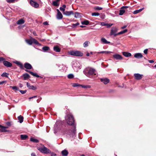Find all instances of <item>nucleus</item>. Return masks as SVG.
<instances>
[{"label":"nucleus","mask_w":156,"mask_h":156,"mask_svg":"<svg viewBox=\"0 0 156 156\" xmlns=\"http://www.w3.org/2000/svg\"><path fill=\"white\" fill-rule=\"evenodd\" d=\"M66 119V122L68 124L74 126H73V129L71 130V133L70 134V135H72L73 136L75 135L76 132V126L74 125L75 120L74 118L72 115L69 114L67 115Z\"/></svg>","instance_id":"obj_1"},{"label":"nucleus","mask_w":156,"mask_h":156,"mask_svg":"<svg viewBox=\"0 0 156 156\" xmlns=\"http://www.w3.org/2000/svg\"><path fill=\"white\" fill-rule=\"evenodd\" d=\"M83 73L86 76L91 78H94L97 76L96 70L91 67L86 68L83 70Z\"/></svg>","instance_id":"obj_2"},{"label":"nucleus","mask_w":156,"mask_h":156,"mask_svg":"<svg viewBox=\"0 0 156 156\" xmlns=\"http://www.w3.org/2000/svg\"><path fill=\"white\" fill-rule=\"evenodd\" d=\"M31 39H27L25 40L26 42L28 44L31 45L33 43L38 45H41L38 41L34 38L31 37Z\"/></svg>","instance_id":"obj_3"},{"label":"nucleus","mask_w":156,"mask_h":156,"mask_svg":"<svg viewBox=\"0 0 156 156\" xmlns=\"http://www.w3.org/2000/svg\"><path fill=\"white\" fill-rule=\"evenodd\" d=\"M37 149L41 153L44 154H50L51 153V151L47 148L43 146V147H38Z\"/></svg>","instance_id":"obj_4"},{"label":"nucleus","mask_w":156,"mask_h":156,"mask_svg":"<svg viewBox=\"0 0 156 156\" xmlns=\"http://www.w3.org/2000/svg\"><path fill=\"white\" fill-rule=\"evenodd\" d=\"M62 126V122L60 121H57L54 125V132L56 133L57 130L60 129Z\"/></svg>","instance_id":"obj_5"},{"label":"nucleus","mask_w":156,"mask_h":156,"mask_svg":"<svg viewBox=\"0 0 156 156\" xmlns=\"http://www.w3.org/2000/svg\"><path fill=\"white\" fill-rule=\"evenodd\" d=\"M69 54L72 55L76 56H82L83 53L81 51H71L69 52Z\"/></svg>","instance_id":"obj_6"},{"label":"nucleus","mask_w":156,"mask_h":156,"mask_svg":"<svg viewBox=\"0 0 156 156\" xmlns=\"http://www.w3.org/2000/svg\"><path fill=\"white\" fill-rule=\"evenodd\" d=\"M118 29L116 27H112L111 31L110 34V35H113L114 37H116L118 35V33H116V32L117 31Z\"/></svg>","instance_id":"obj_7"},{"label":"nucleus","mask_w":156,"mask_h":156,"mask_svg":"<svg viewBox=\"0 0 156 156\" xmlns=\"http://www.w3.org/2000/svg\"><path fill=\"white\" fill-rule=\"evenodd\" d=\"M30 3L33 7L35 8H38L39 7V4L34 1L31 0Z\"/></svg>","instance_id":"obj_8"},{"label":"nucleus","mask_w":156,"mask_h":156,"mask_svg":"<svg viewBox=\"0 0 156 156\" xmlns=\"http://www.w3.org/2000/svg\"><path fill=\"white\" fill-rule=\"evenodd\" d=\"M134 76L136 80H139L141 79L142 78L143 75L139 73H135L134 74Z\"/></svg>","instance_id":"obj_9"},{"label":"nucleus","mask_w":156,"mask_h":156,"mask_svg":"<svg viewBox=\"0 0 156 156\" xmlns=\"http://www.w3.org/2000/svg\"><path fill=\"white\" fill-rule=\"evenodd\" d=\"M128 8V6H123L121 8L120 10H119V15H122L126 11L124 9H126Z\"/></svg>","instance_id":"obj_10"},{"label":"nucleus","mask_w":156,"mask_h":156,"mask_svg":"<svg viewBox=\"0 0 156 156\" xmlns=\"http://www.w3.org/2000/svg\"><path fill=\"white\" fill-rule=\"evenodd\" d=\"M113 57L117 60H120L122 59V57L120 55L116 54L113 55Z\"/></svg>","instance_id":"obj_11"},{"label":"nucleus","mask_w":156,"mask_h":156,"mask_svg":"<svg viewBox=\"0 0 156 156\" xmlns=\"http://www.w3.org/2000/svg\"><path fill=\"white\" fill-rule=\"evenodd\" d=\"M57 14L56 16L57 19L58 20L62 19L63 17L62 14L58 9H57Z\"/></svg>","instance_id":"obj_12"},{"label":"nucleus","mask_w":156,"mask_h":156,"mask_svg":"<svg viewBox=\"0 0 156 156\" xmlns=\"http://www.w3.org/2000/svg\"><path fill=\"white\" fill-rule=\"evenodd\" d=\"M101 81L105 84H107L109 82V80L107 78H103L101 79Z\"/></svg>","instance_id":"obj_13"},{"label":"nucleus","mask_w":156,"mask_h":156,"mask_svg":"<svg viewBox=\"0 0 156 156\" xmlns=\"http://www.w3.org/2000/svg\"><path fill=\"white\" fill-rule=\"evenodd\" d=\"M3 64L5 66L7 67H10L12 66V64L10 62L7 61H4Z\"/></svg>","instance_id":"obj_14"},{"label":"nucleus","mask_w":156,"mask_h":156,"mask_svg":"<svg viewBox=\"0 0 156 156\" xmlns=\"http://www.w3.org/2000/svg\"><path fill=\"white\" fill-rule=\"evenodd\" d=\"M24 67L28 69H30L32 68V66L31 65L28 63H26L24 64Z\"/></svg>","instance_id":"obj_15"},{"label":"nucleus","mask_w":156,"mask_h":156,"mask_svg":"<svg viewBox=\"0 0 156 156\" xmlns=\"http://www.w3.org/2000/svg\"><path fill=\"white\" fill-rule=\"evenodd\" d=\"M63 14L66 16H70L71 15H73L74 14V12L73 11H66L64 12Z\"/></svg>","instance_id":"obj_16"},{"label":"nucleus","mask_w":156,"mask_h":156,"mask_svg":"<svg viewBox=\"0 0 156 156\" xmlns=\"http://www.w3.org/2000/svg\"><path fill=\"white\" fill-rule=\"evenodd\" d=\"M27 87L29 89H32L33 90H35L36 89V86L32 85L31 86L30 84L28 82L27 83Z\"/></svg>","instance_id":"obj_17"},{"label":"nucleus","mask_w":156,"mask_h":156,"mask_svg":"<svg viewBox=\"0 0 156 156\" xmlns=\"http://www.w3.org/2000/svg\"><path fill=\"white\" fill-rule=\"evenodd\" d=\"M134 57L135 58H142L143 56L141 53H136L134 54Z\"/></svg>","instance_id":"obj_18"},{"label":"nucleus","mask_w":156,"mask_h":156,"mask_svg":"<svg viewBox=\"0 0 156 156\" xmlns=\"http://www.w3.org/2000/svg\"><path fill=\"white\" fill-rule=\"evenodd\" d=\"M53 50L55 51L58 52H60L61 51V49L58 46H54Z\"/></svg>","instance_id":"obj_19"},{"label":"nucleus","mask_w":156,"mask_h":156,"mask_svg":"<svg viewBox=\"0 0 156 156\" xmlns=\"http://www.w3.org/2000/svg\"><path fill=\"white\" fill-rule=\"evenodd\" d=\"M101 41L103 44H109L110 42L107 41L104 38H102L101 39Z\"/></svg>","instance_id":"obj_20"},{"label":"nucleus","mask_w":156,"mask_h":156,"mask_svg":"<svg viewBox=\"0 0 156 156\" xmlns=\"http://www.w3.org/2000/svg\"><path fill=\"white\" fill-rule=\"evenodd\" d=\"M123 55L126 57H130L131 55V54L130 53L126 52H123Z\"/></svg>","instance_id":"obj_21"},{"label":"nucleus","mask_w":156,"mask_h":156,"mask_svg":"<svg viewBox=\"0 0 156 156\" xmlns=\"http://www.w3.org/2000/svg\"><path fill=\"white\" fill-rule=\"evenodd\" d=\"M15 63L18 66H19L20 68L21 69H23V66L22 64L21 63V62H20L16 61L15 62Z\"/></svg>","instance_id":"obj_22"},{"label":"nucleus","mask_w":156,"mask_h":156,"mask_svg":"<svg viewBox=\"0 0 156 156\" xmlns=\"http://www.w3.org/2000/svg\"><path fill=\"white\" fill-rule=\"evenodd\" d=\"M62 154L63 156H67L68 152L67 150H65L62 151Z\"/></svg>","instance_id":"obj_23"},{"label":"nucleus","mask_w":156,"mask_h":156,"mask_svg":"<svg viewBox=\"0 0 156 156\" xmlns=\"http://www.w3.org/2000/svg\"><path fill=\"white\" fill-rule=\"evenodd\" d=\"M24 22L25 21L23 19H21L18 20L17 21V23L18 24L20 25L24 23Z\"/></svg>","instance_id":"obj_24"},{"label":"nucleus","mask_w":156,"mask_h":156,"mask_svg":"<svg viewBox=\"0 0 156 156\" xmlns=\"http://www.w3.org/2000/svg\"><path fill=\"white\" fill-rule=\"evenodd\" d=\"M23 77L24 80H26L30 77V75L27 73L23 74Z\"/></svg>","instance_id":"obj_25"},{"label":"nucleus","mask_w":156,"mask_h":156,"mask_svg":"<svg viewBox=\"0 0 156 156\" xmlns=\"http://www.w3.org/2000/svg\"><path fill=\"white\" fill-rule=\"evenodd\" d=\"M74 17L76 18H80L81 17V14L78 12H76L75 13Z\"/></svg>","instance_id":"obj_26"},{"label":"nucleus","mask_w":156,"mask_h":156,"mask_svg":"<svg viewBox=\"0 0 156 156\" xmlns=\"http://www.w3.org/2000/svg\"><path fill=\"white\" fill-rule=\"evenodd\" d=\"M20 137L22 140H26L28 138V136L26 135H21Z\"/></svg>","instance_id":"obj_27"},{"label":"nucleus","mask_w":156,"mask_h":156,"mask_svg":"<svg viewBox=\"0 0 156 156\" xmlns=\"http://www.w3.org/2000/svg\"><path fill=\"white\" fill-rule=\"evenodd\" d=\"M89 21L88 20H85L84 21H82L81 22V23L82 25H87L89 24Z\"/></svg>","instance_id":"obj_28"},{"label":"nucleus","mask_w":156,"mask_h":156,"mask_svg":"<svg viewBox=\"0 0 156 156\" xmlns=\"http://www.w3.org/2000/svg\"><path fill=\"white\" fill-rule=\"evenodd\" d=\"M8 127H5L3 126L1 128V129H0V131L2 132H6L7 131V130H6V129Z\"/></svg>","instance_id":"obj_29"},{"label":"nucleus","mask_w":156,"mask_h":156,"mask_svg":"<svg viewBox=\"0 0 156 156\" xmlns=\"http://www.w3.org/2000/svg\"><path fill=\"white\" fill-rule=\"evenodd\" d=\"M18 118L20 123H21L23 122V118L22 116L20 115L18 117Z\"/></svg>","instance_id":"obj_30"},{"label":"nucleus","mask_w":156,"mask_h":156,"mask_svg":"<svg viewBox=\"0 0 156 156\" xmlns=\"http://www.w3.org/2000/svg\"><path fill=\"white\" fill-rule=\"evenodd\" d=\"M144 9V8H142V9H141L138 10H136L133 12V13L134 14H135L137 13H138L140 12L141 11Z\"/></svg>","instance_id":"obj_31"},{"label":"nucleus","mask_w":156,"mask_h":156,"mask_svg":"<svg viewBox=\"0 0 156 156\" xmlns=\"http://www.w3.org/2000/svg\"><path fill=\"white\" fill-rule=\"evenodd\" d=\"M30 141L34 143H37L39 142V140L36 139H34L33 138H31Z\"/></svg>","instance_id":"obj_32"},{"label":"nucleus","mask_w":156,"mask_h":156,"mask_svg":"<svg viewBox=\"0 0 156 156\" xmlns=\"http://www.w3.org/2000/svg\"><path fill=\"white\" fill-rule=\"evenodd\" d=\"M127 31V30L125 29L123 30H122L118 33V35L122 34H124Z\"/></svg>","instance_id":"obj_33"},{"label":"nucleus","mask_w":156,"mask_h":156,"mask_svg":"<svg viewBox=\"0 0 156 156\" xmlns=\"http://www.w3.org/2000/svg\"><path fill=\"white\" fill-rule=\"evenodd\" d=\"M30 74L32 76L36 77H40V76L37 75L36 73H34L33 72H30Z\"/></svg>","instance_id":"obj_34"},{"label":"nucleus","mask_w":156,"mask_h":156,"mask_svg":"<svg viewBox=\"0 0 156 156\" xmlns=\"http://www.w3.org/2000/svg\"><path fill=\"white\" fill-rule=\"evenodd\" d=\"M89 42L88 41H85L83 44V47H87L89 45Z\"/></svg>","instance_id":"obj_35"},{"label":"nucleus","mask_w":156,"mask_h":156,"mask_svg":"<svg viewBox=\"0 0 156 156\" xmlns=\"http://www.w3.org/2000/svg\"><path fill=\"white\" fill-rule=\"evenodd\" d=\"M42 49L44 51H46L49 50V48L47 46H44L42 48Z\"/></svg>","instance_id":"obj_36"},{"label":"nucleus","mask_w":156,"mask_h":156,"mask_svg":"<svg viewBox=\"0 0 156 156\" xmlns=\"http://www.w3.org/2000/svg\"><path fill=\"white\" fill-rule=\"evenodd\" d=\"M112 53V52L108 51H101L98 52L99 53H105L106 54H108L109 53Z\"/></svg>","instance_id":"obj_37"},{"label":"nucleus","mask_w":156,"mask_h":156,"mask_svg":"<svg viewBox=\"0 0 156 156\" xmlns=\"http://www.w3.org/2000/svg\"><path fill=\"white\" fill-rule=\"evenodd\" d=\"M8 73H4L1 75V76L3 77H8Z\"/></svg>","instance_id":"obj_38"},{"label":"nucleus","mask_w":156,"mask_h":156,"mask_svg":"<svg viewBox=\"0 0 156 156\" xmlns=\"http://www.w3.org/2000/svg\"><path fill=\"white\" fill-rule=\"evenodd\" d=\"M67 76L69 79H72L74 77V75L73 74H69Z\"/></svg>","instance_id":"obj_39"},{"label":"nucleus","mask_w":156,"mask_h":156,"mask_svg":"<svg viewBox=\"0 0 156 156\" xmlns=\"http://www.w3.org/2000/svg\"><path fill=\"white\" fill-rule=\"evenodd\" d=\"M80 85H80L77 83H73L72 84V86L74 87L78 86H81Z\"/></svg>","instance_id":"obj_40"},{"label":"nucleus","mask_w":156,"mask_h":156,"mask_svg":"<svg viewBox=\"0 0 156 156\" xmlns=\"http://www.w3.org/2000/svg\"><path fill=\"white\" fill-rule=\"evenodd\" d=\"M53 5L55 6H57L58 5L57 1H54L52 2Z\"/></svg>","instance_id":"obj_41"},{"label":"nucleus","mask_w":156,"mask_h":156,"mask_svg":"<svg viewBox=\"0 0 156 156\" xmlns=\"http://www.w3.org/2000/svg\"><path fill=\"white\" fill-rule=\"evenodd\" d=\"M100 15V14L98 12H94L92 14V16H98Z\"/></svg>","instance_id":"obj_42"},{"label":"nucleus","mask_w":156,"mask_h":156,"mask_svg":"<svg viewBox=\"0 0 156 156\" xmlns=\"http://www.w3.org/2000/svg\"><path fill=\"white\" fill-rule=\"evenodd\" d=\"M80 86L84 88H89L90 87V85H81Z\"/></svg>","instance_id":"obj_43"},{"label":"nucleus","mask_w":156,"mask_h":156,"mask_svg":"<svg viewBox=\"0 0 156 156\" xmlns=\"http://www.w3.org/2000/svg\"><path fill=\"white\" fill-rule=\"evenodd\" d=\"M80 23L77 22L76 23L73 24L72 25V27H76L77 26L79 25Z\"/></svg>","instance_id":"obj_44"},{"label":"nucleus","mask_w":156,"mask_h":156,"mask_svg":"<svg viewBox=\"0 0 156 156\" xmlns=\"http://www.w3.org/2000/svg\"><path fill=\"white\" fill-rule=\"evenodd\" d=\"M12 89L15 90H18V88L16 86H11L10 87Z\"/></svg>","instance_id":"obj_45"},{"label":"nucleus","mask_w":156,"mask_h":156,"mask_svg":"<svg viewBox=\"0 0 156 156\" xmlns=\"http://www.w3.org/2000/svg\"><path fill=\"white\" fill-rule=\"evenodd\" d=\"M16 0H6V1L8 3H12L14 2Z\"/></svg>","instance_id":"obj_46"},{"label":"nucleus","mask_w":156,"mask_h":156,"mask_svg":"<svg viewBox=\"0 0 156 156\" xmlns=\"http://www.w3.org/2000/svg\"><path fill=\"white\" fill-rule=\"evenodd\" d=\"M27 91V90H19V91L22 94H25L26 92Z\"/></svg>","instance_id":"obj_47"},{"label":"nucleus","mask_w":156,"mask_h":156,"mask_svg":"<svg viewBox=\"0 0 156 156\" xmlns=\"http://www.w3.org/2000/svg\"><path fill=\"white\" fill-rule=\"evenodd\" d=\"M95 9L97 10H101L102 9V8L99 6H97L95 7Z\"/></svg>","instance_id":"obj_48"},{"label":"nucleus","mask_w":156,"mask_h":156,"mask_svg":"<svg viewBox=\"0 0 156 156\" xmlns=\"http://www.w3.org/2000/svg\"><path fill=\"white\" fill-rule=\"evenodd\" d=\"M101 26H106L107 23L105 22H101Z\"/></svg>","instance_id":"obj_49"},{"label":"nucleus","mask_w":156,"mask_h":156,"mask_svg":"<svg viewBox=\"0 0 156 156\" xmlns=\"http://www.w3.org/2000/svg\"><path fill=\"white\" fill-rule=\"evenodd\" d=\"M113 25V24H108L107 23V25L106 26L108 27H109L111 26H112Z\"/></svg>","instance_id":"obj_50"},{"label":"nucleus","mask_w":156,"mask_h":156,"mask_svg":"<svg viewBox=\"0 0 156 156\" xmlns=\"http://www.w3.org/2000/svg\"><path fill=\"white\" fill-rule=\"evenodd\" d=\"M147 51H148V49H146L145 50H144V54H147Z\"/></svg>","instance_id":"obj_51"},{"label":"nucleus","mask_w":156,"mask_h":156,"mask_svg":"<svg viewBox=\"0 0 156 156\" xmlns=\"http://www.w3.org/2000/svg\"><path fill=\"white\" fill-rule=\"evenodd\" d=\"M5 60V59L2 57H0V62L2 61H3Z\"/></svg>","instance_id":"obj_52"},{"label":"nucleus","mask_w":156,"mask_h":156,"mask_svg":"<svg viewBox=\"0 0 156 156\" xmlns=\"http://www.w3.org/2000/svg\"><path fill=\"white\" fill-rule=\"evenodd\" d=\"M59 9L61 11H62L63 12H64L65 10V9L62 7H60L59 8Z\"/></svg>","instance_id":"obj_53"},{"label":"nucleus","mask_w":156,"mask_h":156,"mask_svg":"<svg viewBox=\"0 0 156 156\" xmlns=\"http://www.w3.org/2000/svg\"><path fill=\"white\" fill-rule=\"evenodd\" d=\"M6 125L8 126H10L11 125V123L10 122H7L6 123Z\"/></svg>","instance_id":"obj_54"},{"label":"nucleus","mask_w":156,"mask_h":156,"mask_svg":"<svg viewBox=\"0 0 156 156\" xmlns=\"http://www.w3.org/2000/svg\"><path fill=\"white\" fill-rule=\"evenodd\" d=\"M43 24H44V25H48V23L47 21H45V22H44L43 23Z\"/></svg>","instance_id":"obj_55"},{"label":"nucleus","mask_w":156,"mask_h":156,"mask_svg":"<svg viewBox=\"0 0 156 156\" xmlns=\"http://www.w3.org/2000/svg\"><path fill=\"white\" fill-rule=\"evenodd\" d=\"M56 155V154L54 153H51V156H55Z\"/></svg>","instance_id":"obj_56"},{"label":"nucleus","mask_w":156,"mask_h":156,"mask_svg":"<svg viewBox=\"0 0 156 156\" xmlns=\"http://www.w3.org/2000/svg\"><path fill=\"white\" fill-rule=\"evenodd\" d=\"M37 97V96H33V97H31L29 98V99H31L32 98H36Z\"/></svg>","instance_id":"obj_57"},{"label":"nucleus","mask_w":156,"mask_h":156,"mask_svg":"<svg viewBox=\"0 0 156 156\" xmlns=\"http://www.w3.org/2000/svg\"><path fill=\"white\" fill-rule=\"evenodd\" d=\"M148 62L150 63H153L154 62V61L153 60H149Z\"/></svg>","instance_id":"obj_58"},{"label":"nucleus","mask_w":156,"mask_h":156,"mask_svg":"<svg viewBox=\"0 0 156 156\" xmlns=\"http://www.w3.org/2000/svg\"><path fill=\"white\" fill-rule=\"evenodd\" d=\"M126 27H127V26L126 25H124V26L122 27H121V28L122 29H124L126 28Z\"/></svg>","instance_id":"obj_59"},{"label":"nucleus","mask_w":156,"mask_h":156,"mask_svg":"<svg viewBox=\"0 0 156 156\" xmlns=\"http://www.w3.org/2000/svg\"><path fill=\"white\" fill-rule=\"evenodd\" d=\"M5 82V81H2L0 82V85L3 84Z\"/></svg>","instance_id":"obj_60"},{"label":"nucleus","mask_w":156,"mask_h":156,"mask_svg":"<svg viewBox=\"0 0 156 156\" xmlns=\"http://www.w3.org/2000/svg\"><path fill=\"white\" fill-rule=\"evenodd\" d=\"M23 86V85L21 83H20L19 84V87H22Z\"/></svg>","instance_id":"obj_61"},{"label":"nucleus","mask_w":156,"mask_h":156,"mask_svg":"<svg viewBox=\"0 0 156 156\" xmlns=\"http://www.w3.org/2000/svg\"><path fill=\"white\" fill-rule=\"evenodd\" d=\"M31 156H36L35 154L34 153H32L31 154Z\"/></svg>","instance_id":"obj_62"},{"label":"nucleus","mask_w":156,"mask_h":156,"mask_svg":"<svg viewBox=\"0 0 156 156\" xmlns=\"http://www.w3.org/2000/svg\"><path fill=\"white\" fill-rule=\"evenodd\" d=\"M25 71H26V72H28V73H30V72H31V71H29V70H27V69H25Z\"/></svg>","instance_id":"obj_63"},{"label":"nucleus","mask_w":156,"mask_h":156,"mask_svg":"<svg viewBox=\"0 0 156 156\" xmlns=\"http://www.w3.org/2000/svg\"><path fill=\"white\" fill-rule=\"evenodd\" d=\"M33 34L35 36L37 35V34H36V33L35 32H33Z\"/></svg>","instance_id":"obj_64"}]
</instances>
